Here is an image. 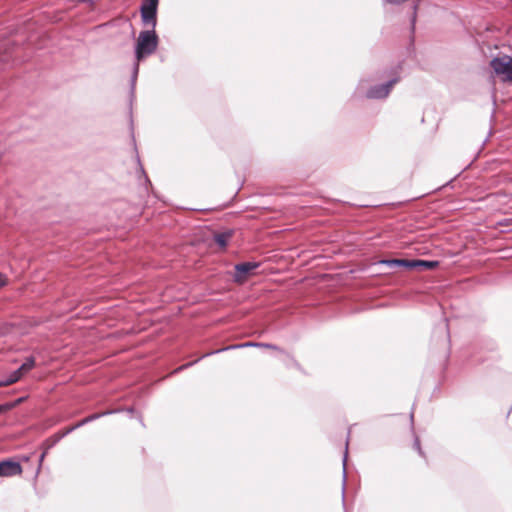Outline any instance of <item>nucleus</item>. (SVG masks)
<instances>
[{"label": "nucleus", "mask_w": 512, "mask_h": 512, "mask_svg": "<svg viewBox=\"0 0 512 512\" xmlns=\"http://www.w3.org/2000/svg\"><path fill=\"white\" fill-rule=\"evenodd\" d=\"M158 46V36L155 29L144 30L139 33L136 46L135 57L141 61L149 55H152Z\"/></svg>", "instance_id": "1"}, {"label": "nucleus", "mask_w": 512, "mask_h": 512, "mask_svg": "<svg viewBox=\"0 0 512 512\" xmlns=\"http://www.w3.org/2000/svg\"><path fill=\"white\" fill-rule=\"evenodd\" d=\"M490 67L494 73L501 76L503 80L512 82V57L504 55L495 57L490 61Z\"/></svg>", "instance_id": "2"}, {"label": "nucleus", "mask_w": 512, "mask_h": 512, "mask_svg": "<svg viewBox=\"0 0 512 512\" xmlns=\"http://www.w3.org/2000/svg\"><path fill=\"white\" fill-rule=\"evenodd\" d=\"M157 8L158 3L143 0L140 7L141 19L145 26H149L150 29H155L157 24Z\"/></svg>", "instance_id": "3"}, {"label": "nucleus", "mask_w": 512, "mask_h": 512, "mask_svg": "<svg viewBox=\"0 0 512 512\" xmlns=\"http://www.w3.org/2000/svg\"><path fill=\"white\" fill-rule=\"evenodd\" d=\"M259 267L258 262H242L235 265V274L233 279L237 283H242L246 280L247 275L254 269Z\"/></svg>", "instance_id": "4"}, {"label": "nucleus", "mask_w": 512, "mask_h": 512, "mask_svg": "<svg viewBox=\"0 0 512 512\" xmlns=\"http://www.w3.org/2000/svg\"><path fill=\"white\" fill-rule=\"evenodd\" d=\"M21 473L22 467L19 462L12 459L0 461V477H11Z\"/></svg>", "instance_id": "5"}, {"label": "nucleus", "mask_w": 512, "mask_h": 512, "mask_svg": "<svg viewBox=\"0 0 512 512\" xmlns=\"http://www.w3.org/2000/svg\"><path fill=\"white\" fill-rule=\"evenodd\" d=\"M397 82V79H391L385 83L377 84L369 87L368 93L366 96H388L391 91L393 85Z\"/></svg>", "instance_id": "6"}, {"label": "nucleus", "mask_w": 512, "mask_h": 512, "mask_svg": "<svg viewBox=\"0 0 512 512\" xmlns=\"http://www.w3.org/2000/svg\"><path fill=\"white\" fill-rule=\"evenodd\" d=\"M249 346H254V347H265V348H270V349H275L277 350L278 347L273 345V344H268V343H254V342H247V343H244V344H240V345H231V346H228V347H225V348H222V349H218V350H215V351H212V352H209V353H206L202 356V358L206 357V356H209V355H212V354H216V353H220L222 351H226V350H230V349H235V348H241V347H249Z\"/></svg>", "instance_id": "7"}, {"label": "nucleus", "mask_w": 512, "mask_h": 512, "mask_svg": "<svg viewBox=\"0 0 512 512\" xmlns=\"http://www.w3.org/2000/svg\"><path fill=\"white\" fill-rule=\"evenodd\" d=\"M380 264L386 265L388 267H405L409 269L414 268L413 260L408 259H383L379 262Z\"/></svg>", "instance_id": "8"}, {"label": "nucleus", "mask_w": 512, "mask_h": 512, "mask_svg": "<svg viewBox=\"0 0 512 512\" xmlns=\"http://www.w3.org/2000/svg\"><path fill=\"white\" fill-rule=\"evenodd\" d=\"M233 231L228 230L214 235V241L222 248L226 247L229 239L232 237Z\"/></svg>", "instance_id": "9"}, {"label": "nucleus", "mask_w": 512, "mask_h": 512, "mask_svg": "<svg viewBox=\"0 0 512 512\" xmlns=\"http://www.w3.org/2000/svg\"><path fill=\"white\" fill-rule=\"evenodd\" d=\"M413 264H414V268L420 267L425 270H432L438 266L437 261H428V260H421V259L413 260Z\"/></svg>", "instance_id": "10"}, {"label": "nucleus", "mask_w": 512, "mask_h": 512, "mask_svg": "<svg viewBox=\"0 0 512 512\" xmlns=\"http://www.w3.org/2000/svg\"><path fill=\"white\" fill-rule=\"evenodd\" d=\"M29 370L27 369V367L22 364L17 370L13 371L9 376H10V382H13V383H16L17 381H19L22 376L27 373Z\"/></svg>", "instance_id": "11"}, {"label": "nucleus", "mask_w": 512, "mask_h": 512, "mask_svg": "<svg viewBox=\"0 0 512 512\" xmlns=\"http://www.w3.org/2000/svg\"><path fill=\"white\" fill-rule=\"evenodd\" d=\"M348 444H349V441L347 440L346 445H345L344 455H343V485L345 484L346 475H347L346 463H347V458H348Z\"/></svg>", "instance_id": "12"}, {"label": "nucleus", "mask_w": 512, "mask_h": 512, "mask_svg": "<svg viewBox=\"0 0 512 512\" xmlns=\"http://www.w3.org/2000/svg\"><path fill=\"white\" fill-rule=\"evenodd\" d=\"M74 430H76V428L73 425L71 427L66 428L62 432H59V433L55 434V441H60L63 437L67 436L68 434H70Z\"/></svg>", "instance_id": "13"}, {"label": "nucleus", "mask_w": 512, "mask_h": 512, "mask_svg": "<svg viewBox=\"0 0 512 512\" xmlns=\"http://www.w3.org/2000/svg\"><path fill=\"white\" fill-rule=\"evenodd\" d=\"M116 411L115 410H109V411H105V412H101V413H94V414H91L89 415V419L90 421H94V420H97L105 415H109V414H112V413H115Z\"/></svg>", "instance_id": "14"}, {"label": "nucleus", "mask_w": 512, "mask_h": 512, "mask_svg": "<svg viewBox=\"0 0 512 512\" xmlns=\"http://www.w3.org/2000/svg\"><path fill=\"white\" fill-rule=\"evenodd\" d=\"M23 364L30 371L35 366V359H34V357H32V356L28 357Z\"/></svg>", "instance_id": "15"}, {"label": "nucleus", "mask_w": 512, "mask_h": 512, "mask_svg": "<svg viewBox=\"0 0 512 512\" xmlns=\"http://www.w3.org/2000/svg\"><path fill=\"white\" fill-rule=\"evenodd\" d=\"M413 446L418 451L419 455L424 456V453L420 446V440L418 437L415 438Z\"/></svg>", "instance_id": "16"}, {"label": "nucleus", "mask_w": 512, "mask_h": 512, "mask_svg": "<svg viewBox=\"0 0 512 512\" xmlns=\"http://www.w3.org/2000/svg\"><path fill=\"white\" fill-rule=\"evenodd\" d=\"M58 441H55V435L52 436L51 438L47 439L46 440V445H47V449L51 448L52 446H54Z\"/></svg>", "instance_id": "17"}, {"label": "nucleus", "mask_w": 512, "mask_h": 512, "mask_svg": "<svg viewBox=\"0 0 512 512\" xmlns=\"http://www.w3.org/2000/svg\"><path fill=\"white\" fill-rule=\"evenodd\" d=\"M11 384H14L13 382H10V376L4 378V379H0V387H3V386H8V385H11Z\"/></svg>", "instance_id": "18"}, {"label": "nucleus", "mask_w": 512, "mask_h": 512, "mask_svg": "<svg viewBox=\"0 0 512 512\" xmlns=\"http://www.w3.org/2000/svg\"><path fill=\"white\" fill-rule=\"evenodd\" d=\"M7 283L6 277L4 274L0 273V288L5 286Z\"/></svg>", "instance_id": "19"}, {"label": "nucleus", "mask_w": 512, "mask_h": 512, "mask_svg": "<svg viewBox=\"0 0 512 512\" xmlns=\"http://www.w3.org/2000/svg\"><path fill=\"white\" fill-rule=\"evenodd\" d=\"M84 425H86V421H85V419L83 418L82 420H80L79 422H77V423L74 425V427H75L76 429H78V428H80V427H82V426H84Z\"/></svg>", "instance_id": "20"}, {"label": "nucleus", "mask_w": 512, "mask_h": 512, "mask_svg": "<svg viewBox=\"0 0 512 512\" xmlns=\"http://www.w3.org/2000/svg\"><path fill=\"white\" fill-rule=\"evenodd\" d=\"M192 365H193V363H188V364L182 365V366H180V367L176 370V372H177V371H181V370H183V369H185V368H187V367H190V366H192Z\"/></svg>", "instance_id": "21"}, {"label": "nucleus", "mask_w": 512, "mask_h": 512, "mask_svg": "<svg viewBox=\"0 0 512 512\" xmlns=\"http://www.w3.org/2000/svg\"><path fill=\"white\" fill-rule=\"evenodd\" d=\"M9 408L8 405H0V413L6 411Z\"/></svg>", "instance_id": "22"}, {"label": "nucleus", "mask_w": 512, "mask_h": 512, "mask_svg": "<svg viewBox=\"0 0 512 512\" xmlns=\"http://www.w3.org/2000/svg\"><path fill=\"white\" fill-rule=\"evenodd\" d=\"M415 21H416V12L414 11L413 16H412V19H411L412 27H413V28H414V25H415Z\"/></svg>", "instance_id": "23"}, {"label": "nucleus", "mask_w": 512, "mask_h": 512, "mask_svg": "<svg viewBox=\"0 0 512 512\" xmlns=\"http://www.w3.org/2000/svg\"><path fill=\"white\" fill-rule=\"evenodd\" d=\"M45 455H46V452H43L41 455H40V458H39V462L41 463L43 461V459L45 458Z\"/></svg>", "instance_id": "24"}, {"label": "nucleus", "mask_w": 512, "mask_h": 512, "mask_svg": "<svg viewBox=\"0 0 512 512\" xmlns=\"http://www.w3.org/2000/svg\"><path fill=\"white\" fill-rule=\"evenodd\" d=\"M138 68H139V65H138V63H137V64L135 65V67H134V73H135V74H137V72H138Z\"/></svg>", "instance_id": "25"}, {"label": "nucleus", "mask_w": 512, "mask_h": 512, "mask_svg": "<svg viewBox=\"0 0 512 512\" xmlns=\"http://www.w3.org/2000/svg\"><path fill=\"white\" fill-rule=\"evenodd\" d=\"M133 411H134V409L132 407L127 409L128 413H133Z\"/></svg>", "instance_id": "26"}, {"label": "nucleus", "mask_w": 512, "mask_h": 512, "mask_svg": "<svg viewBox=\"0 0 512 512\" xmlns=\"http://www.w3.org/2000/svg\"><path fill=\"white\" fill-rule=\"evenodd\" d=\"M84 419H85V421H86V424H88V423H90V422H91L88 416H87V417H85Z\"/></svg>", "instance_id": "27"}, {"label": "nucleus", "mask_w": 512, "mask_h": 512, "mask_svg": "<svg viewBox=\"0 0 512 512\" xmlns=\"http://www.w3.org/2000/svg\"><path fill=\"white\" fill-rule=\"evenodd\" d=\"M493 105H496V98H492Z\"/></svg>", "instance_id": "28"}, {"label": "nucleus", "mask_w": 512, "mask_h": 512, "mask_svg": "<svg viewBox=\"0 0 512 512\" xmlns=\"http://www.w3.org/2000/svg\"><path fill=\"white\" fill-rule=\"evenodd\" d=\"M413 418H414V414H413V412H412V413L410 414V419H411V421H413Z\"/></svg>", "instance_id": "29"}, {"label": "nucleus", "mask_w": 512, "mask_h": 512, "mask_svg": "<svg viewBox=\"0 0 512 512\" xmlns=\"http://www.w3.org/2000/svg\"><path fill=\"white\" fill-rule=\"evenodd\" d=\"M512 223V219L506 220V224Z\"/></svg>", "instance_id": "30"}]
</instances>
